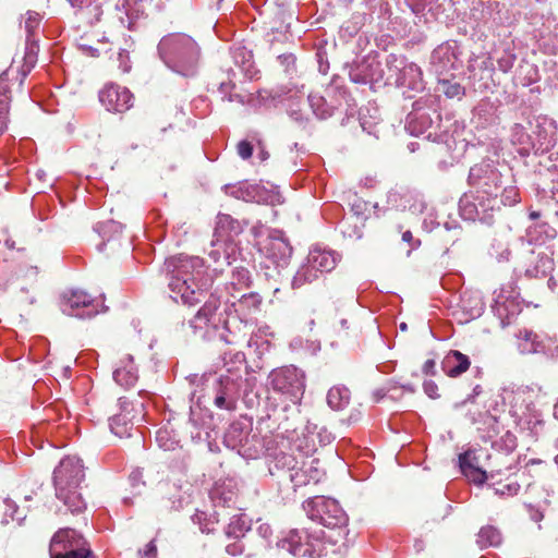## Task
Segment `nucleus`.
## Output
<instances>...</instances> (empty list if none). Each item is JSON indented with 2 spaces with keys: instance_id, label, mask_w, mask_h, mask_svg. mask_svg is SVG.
Wrapping results in <instances>:
<instances>
[{
  "instance_id": "nucleus-14",
  "label": "nucleus",
  "mask_w": 558,
  "mask_h": 558,
  "mask_svg": "<svg viewBox=\"0 0 558 558\" xmlns=\"http://www.w3.org/2000/svg\"><path fill=\"white\" fill-rule=\"evenodd\" d=\"M93 302L92 296L85 291L70 290L61 295L60 307L69 316L90 317L97 313Z\"/></svg>"
},
{
  "instance_id": "nucleus-23",
  "label": "nucleus",
  "mask_w": 558,
  "mask_h": 558,
  "mask_svg": "<svg viewBox=\"0 0 558 558\" xmlns=\"http://www.w3.org/2000/svg\"><path fill=\"white\" fill-rule=\"evenodd\" d=\"M137 378V368L134 365L133 356L126 354L120 359L117 367L114 368L113 379L121 387L129 389L135 385Z\"/></svg>"
},
{
  "instance_id": "nucleus-51",
  "label": "nucleus",
  "mask_w": 558,
  "mask_h": 558,
  "mask_svg": "<svg viewBox=\"0 0 558 558\" xmlns=\"http://www.w3.org/2000/svg\"><path fill=\"white\" fill-rule=\"evenodd\" d=\"M231 53L234 62L243 66L245 71H248L252 61L251 51L246 50L244 47H233Z\"/></svg>"
},
{
  "instance_id": "nucleus-18",
  "label": "nucleus",
  "mask_w": 558,
  "mask_h": 558,
  "mask_svg": "<svg viewBox=\"0 0 558 558\" xmlns=\"http://www.w3.org/2000/svg\"><path fill=\"white\" fill-rule=\"evenodd\" d=\"M238 245L229 239L215 236L211 242V250L208 253L209 258L214 263V271H222L223 266H229L235 260Z\"/></svg>"
},
{
  "instance_id": "nucleus-7",
  "label": "nucleus",
  "mask_w": 558,
  "mask_h": 558,
  "mask_svg": "<svg viewBox=\"0 0 558 558\" xmlns=\"http://www.w3.org/2000/svg\"><path fill=\"white\" fill-rule=\"evenodd\" d=\"M304 509L313 521L326 527H343L348 521L339 502L332 498L315 497L304 504Z\"/></svg>"
},
{
  "instance_id": "nucleus-61",
  "label": "nucleus",
  "mask_w": 558,
  "mask_h": 558,
  "mask_svg": "<svg viewBox=\"0 0 558 558\" xmlns=\"http://www.w3.org/2000/svg\"><path fill=\"white\" fill-rule=\"evenodd\" d=\"M435 371V361L434 360H427L423 365V373L426 375L434 374Z\"/></svg>"
},
{
  "instance_id": "nucleus-53",
  "label": "nucleus",
  "mask_w": 558,
  "mask_h": 558,
  "mask_svg": "<svg viewBox=\"0 0 558 558\" xmlns=\"http://www.w3.org/2000/svg\"><path fill=\"white\" fill-rule=\"evenodd\" d=\"M298 104L294 102V101H291L290 106H289V116L295 121L298 122L299 124H303L305 123L308 118H307V114L305 111H303L302 109L300 108H294Z\"/></svg>"
},
{
  "instance_id": "nucleus-31",
  "label": "nucleus",
  "mask_w": 558,
  "mask_h": 558,
  "mask_svg": "<svg viewBox=\"0 0 558 558\" xmlns=\"http://www.w3.org/2000/svg\"><path fill=\"white\" fill-rule=\"evenodd\" d=\"M307 258L322 275L331 271L338 263V257L333 252L320 247H313Z\"/></svg>"
},
{
  "instance_id": "nucleus-15",
  "label": "nucleus",
  "mask_w": 558,
  "mask_h": 558,
  "mask_svg": "<svg viewBox=\"0 0 558 558\" xmlns=\"http://www.w3.org/2000/svg\"><path fill=\"white\" fill-rule=\"evenodd\" d=\"M244 380L242 376H220L214 403L217 408L232 411L236 407Z\"/></svg>"
},
{
  "instance_id": "nucleus-2",
  "label": "nucleus",
  "mask_w": 558,
  "mask_h": 558,
  "mask_svg": "<svg viewBox=\"0 0 558 558\" xmlns=\"http://www.w3.org/2000/svg\"><path fill=\"white\" fill-rule=\"evenodd\" d=\"M469 183L476 189V195L473 203L468 197L460 201L461 215L465 219L483 218L488 211L499 208L501 174L492 163L482 162L472 167Z\"/></svg>"
},
{
  "instance_id": "nucleus-52",
  "label": "nucleus",
  "mask_w": 558,
  "mask_h": 558,
  "mask_svg": "<svg viewBox=\"0 0 558 558\" xmlns=\"http://www.w3.org/2000/svg\"><path fill=\"white\" fill-rule=\"evenodd\" d=\"M500 197L501 198L498 202L502 203L506 206H513L520 202L519 190L515 186L505 187L504 191L501 192Z\"/></svg>"
},
{
  "instance_id": "nucleus-24",
  "label": "nucleus",
  "mask_w": 558,
  "mask_h": 558,
  "mask_svg": "<svg viewBox=\"0 0 558 558\" xmlns=\"http://www.w3.org/2000/svg\"><path fill=\"white\" fill-rule=\"evenodd\" d=\"M315 463L317 464L318 462L312 460L308 465L302 462V466H298L294 472L289 474V480L293 484L294 489L311 483L317 484L320 482L323 472Z\"/></svg>"
},
{
  "instance_id": "nucleus-45",
  "label": "nucleus",
  "mask_w": 558,
  "mask_h": 558,
  "mask_svg": "<svg viewBox=\"0 0 558 558\" xmlns=\"http://www.w3.org/2000/svg\"><path fill=\"white\" fill-rule=\"evenodd\" d=\"M489 487L494 495L499 497H513L520 490V485L515 481H507L506 483L492 482Z\"/></svg>"
},
{
  "instance_id": "nucleus-32",
  "label": "nucleus",
  "mask_w": 558,
  "mask_h": 558,
  "mask_svg": "<svg viewBox=\"0 0 558 558\" xmlns=\"http://www.w3.org/2000/svg\"><path fill=\"white\" fill-rule=\"evenodd\" d=\"M242 231V223L230 215L219 214L217 216L215 236L234 241L233 238L239 235Z\"/></svg>"
},
{
  "instance_id": "nucleus-38",
  "label": "nucleus",
  "mask_w": 558,
  "mask_h": 558,
  "mask_svg": "<svg viewBox=\"0 0 558 558\" xmlns=\"http://www.w3.org/2000/svg\"><path fill=\"white\" fill-rule=\"evenodd\" d=\"M223 367L226 368L227 374H221L220 376H242L241 372L245 362L244 353L236 352H226L222 357Z\"/></svg>"
},
{
  "instance_id": "nucleus-62",
  "label": "nucleus",
  "mask_w": 558,
  "mask_h": 558,
  "mask_svg": "<svg viewBox=\"0 0 558 558\" xmlns=\"http://www.w3.org/2000/svg\"><path fill=\"white\" fill-rule=\"evenodd\" d=\"M548 286L558 296V277L557 278L551 277L548 280Z\"/></svg>"
},
{
  "instance_id": "nucleus-39",
  "label": "nucleus",
  "mask_w": 558,
  "mask_h": 558,
  "mask_svg": "<svg viewBox=\"0 0 558 558\" xmlns=\"http://www.w3.org/2000/svg\"><path fill=\"white\" fill-rule=\"evenodd\" d=\"M350 390L344 386H335L327 393V403L333 410H342L350 402Z\"/></svg>"
},
{
  "instance_id": "nucleus-8",
  "label": "nucleus",
  "mask_w": 558,
  "mask_h": 558,
  "mask_svg": "<svg viewBox=\"0 0 558 558\" xmlns=\"http://www.w3.org/2000/svg\"><path fill=\"white\" fill-rule=\"evenodd\" d=\"M322 534V531H315L313 534L306 531H291L288 537L278 543V546L299 558H320L324 551Z\"/></svg>"
},
{
  "instance_id": "nucleus-54",
  "label": "nucleus",
  "mask_w": 558,
  "mask_h": 558,
  "mask_svg": "<svg viewBox=\"0 0 558 558\" xmlns=\"http://www.w3.org/2000/svg\"><path fill=\"white\" fill-rule=\"evenodd\" d=\"M236 150L242 159H248L253 154V146L248 141H241L236 145Z\"/></svg>"
},
{
  "instance_id": "nucleus-12",
  "label": "nucleus",
  "mask_w": 558,
  "mask_h": 558,
  "mask_svg": "<svg viewBox=\"0 0 558 558\" xmlns=\"http://www.w3.org/2000/svg\"><path fill=\"white\" fill-rule=\"evenodd\" d=\"M313 113L322 120L330 118L343 104H348L347 92L335 85H329L324 94L311 93L307 97Z\"/></svg>"
},
{
  "instance_id": "nucleus-49",
  "label": "nucleus",
  "mask_w": 558,
  "mask_h": 558,
  "mask_svg": "<svg viewBox=\"0 0 558 558\" xmlns=\"http://www.w3.org/2000/svg\"><path fill=\"white\" fill-rule=\"evenodd\" d=\"M41 16L34 11H28L24 21V28L26 37L36 38V33L39 29Z\"/></svg>"
},
{
  "instance_id": "nucleus-48",
  "label": "nucleus",
  "mask_w": 558,
  "mask_h": 558,
  "mask_svg": "<svg viewBox=\"0 0 558 558\" xmlns=\"http://www.w3.org/2000/svg\"><path fill=\"white\" fill-rule=\"evenodd\" d=\"M231 286L234 290L247 288L251 283L250 271L244 267H236L232 272Z\"/></svg>"
},
{
  "instance_id": "nucleus-1",
  "label": "nucleus",
  "mask_w": 558,
  "mask_h": 558,
  "mask_svg": "<svg viewBox=\"0 0 558 558\" xmlns=\"http://www.w3.org/2000/svg\"><path fill=\"white\" fill-rule=\"evenodd\" d=\"M165 271L171 299L187 306L199 303L211 283L204 260L198 256L180 254L167 258Z\"/></svg>"
},
{
  "instance_id": "nucleus-30",
  "label": "nucleus",
  "mask_w": 558,
  "mask_h": 558,
  "mask_svg": "<svg viewBox=\"0 0 558 558\" xmlns=\"http://www.w3.org/2000/svg\"><path fill=\"white\" fill-rule=\"evenodd\" d=\"M219 308V300L210 296L209 300L198 310L194 318L190 322L192 328L202 329L208 325L216 324V313Z\"/></svg>"
},
{
  "instance_id": "nucleus-25",
  "label": "nucleus",
  "mask_w": 558,
  "mask_h": 558,
  "mask_svg": "<svg viewBox=\"0 0 558 558\" xmlns=\"http://www.w3.org/2000/svg\"><path fill=\"white\" fill-rule=\"evenodd\" d=\"M230 194L245 202L255 203H268L271 202L272 198V196L266 195V191L263 186L247 182H242L236 186L230 187Z\"/></svg>"
},
{
  "instance_id": "nucleus-3",
  "label": "nucleus",
  "mask_w": 558,
  "mask_h": 558,
  "mask_svg": "<svg viewBox=\"0 0 558 558\" xmlns=\"http://www.w3.org/2000/svg\"><path fill=\"white\" fill-rule=\"evenodd\" d=\"M84 477V465L75 456L63 458L53 471L56 497L72 513H80L86 509V502L78 492Z\"/></svg>"
},
{
  "instance_id": "nucleus-36",
  "label": "nucleus",
  "mask_w": 558,
  "mask_h": 558,
  "mask_svg": "<svg viewBox=\"0 0 558 558\" xmlns=\"http://www.w3.org/2000/svg\"><path fill=\"white\" fill-rule=\"evenodd\" d=\"M322 274L306 257L305 262L300 266L294 275L291 286L293 289H300L307 283H312L319 278Z\"/></svg>"
},
{
  "instance_id": "nucleus-29",
  "label": "nucleus",
  "mask_w": 558,
  "mask_h": 558,
  "mask_svg": "<svg viewBox=\"0 0 558 558\" xmlns=\"http://www.w3.org/2000/svg\"><path fill=\"white\" fill-rule=\"evenodd\" d=\"M470 365L469 356L457 350L450 351L442 361V369L449 377L460 376L469 369Z\"/></svg>"
},
{
  "instance_id": "nucleus-13",
  "label": "nucleus",
  "mask_w": 558,
  "mask_h": 558,
  "mask_svg": "<svg viewBox=\"0 0 558 558\" xmlns=\"http://www.w3.org/2000/svg\"><path fill=\"white\" fill-rule=\"evenodd\" d=\"M460 54L454 41H447L435 48L430 57V64L437 76H449L453 71L461 69Z\"/></svg>"
},
{
  "instance_id": "nucleus-46",
  "label": "nucleus",
  "mask_w": 558,
  "mask_h": 558,
  "mask_svg": "<svg viewBox=\"0 0 558 558\" xmlns=\"http://www.w3.org/2000/svg\"><path fill=\"white\" fill-rule=\"evenodd\" d=\"M111 432L120 438L131 435L132 424H130L123 415H114L110 418Z\"/></svg>"
},
{
  "instance_id": "nucleus-20",
  "label": "nucleus",
  "mask_w": 558,
  "mask_h": 558,
  "mask_svg": "<svg viewBox=\"0 0 558 558\" xmlns=\"http://www.w3.org/2000/svg\"><path fill=\"white\" fill-rule=\"evenodd\" d=\"M238 497V483L234 478L218 480L211 490L210 499L216 507H231Z\"/></svg>"
},
{
  "instance_id": "nucleus-5",
  "label": "nucleus",
  "mask_w": 558,
  "mask_h": 558,
  "mask_svg": "<svg viewBox=\"0 0 558 558\" xmlns=\"http://www.w3.org/2000/svg\"><path fill=\"white\" fill-rule=\"evenodd\" d=\"M543 389L538 384L520 386L510 393L506 392L505 400H509L511 413L517 418L522 429H527L532 435H538L543 428L542 413L535 409L533 400L536 399Z\"/></svg>"
},
{
  "instance_id": "nucleus-26",
  "label": "nucleus",
  "mask_w": 558,
  "mask_h": 558,
  "mask_svg": "<svg viewBox=\"0 0 558 558\" xmlns=\"http://www.w3.org/2000/svg\"><path fill=\"white\" fill-rule=\"evenodd\" d=\"M517 348L521 354L546 353V343L532 330L523 329L517 335Z\"/></svg>"
},
{
  "instance_id": "nucleus-56",
  "label": "nucleus",
  "mask_w": 558,
  "mask_h": 558,
  "mask_svg": "<svg viewBox=\"0 0 558 558\" xmlns=\"http://www.w3.org/2000/svg\"><path fill=\"white\" fill-rule=\"evenodd\" d=\"M402 241L410 246L408 255L421 245V241L415 239L410 230L402 233Z\"/></svg>"
},
{
  "instance_id": "nucleus-4",
  "label": "nucleus",
  "mask_w": 558,
  "mask_h": 558,
  "mask_svg": "<svg viewBox=\"0 0 558 558\" xmlns=\"http://www.w3.org/2000/svg\"><path fill=\"white\" fill-rule=\"evenodd\" d=\"M158 52L165 64L182 76H193L198 66L199 48L196 41L185 34L163 36Z\"/></svg>"
},
{
  "instance_id": "nucleus-43",
  "label": "nucleus",
  "mask_w": 558,
  "mask_h": 558,
  "mask_svg": "<svg viewBox=\"0 0 558 558\" xmlns=\"http://www.w3.org/2000/svg\"><path fill=\"white\" fill-rule=\"evenodd\" d=\"M460 302L462 310L473 317L478 316L483 311V303L477 294L463 292Z\"/></svg>"
},
{
  "instance_id": "nucleus-11",
  "label": "nucleus",
  "mask_w": 558,
  "mask_h": 558,
  "mask_svg": "<svg viewBox=\"0 0 558 558\" xmlns=\"http://www.w3.org/2000/svg\"><path fill=\"white\" fill-rule=\"evenodd\" d=\"M387 68L388 81H393L396 85L412 90L423 89V73L421 68L414 62L408 61L402 56L389 54Z\"/></svg>"
},
{
  "instance_id": "nucleus-21",
  "label": "nucleus",
  "mask_w": 558,
  "mask_h": 558,
  "mask_svg": "<svg viewBox=\"0 0 558 558\" xmlns=\"http://www.w3.org/2000/svg\"><path fill=\"white\" fill-rule=\"evenodd\" d=\"M263 251L278 266L286 265L292 255V247L288 240L277 233L266 240Z\"/></svg>"
},
{
  "instance_id": "nucleus-41",
  "label": "nucleus",
  "mask_w": 558,
  "mask_h": 558,
  "mask_svg": "<svg viewBox=\"0 0 558 558\" xmlns=\"http://www.w3.org/2000/svg\"><path fill=\"white\" fill-rule=\"evenodd\" d=\"M299 466L296 458L290 453L280 452L275 458L269 466V472L275 475L279 471H288L289 474L294 472Z\"/></svg>"
},
{
  "instance_id": "nucleus-17",
  "label": "nucleus",
  "mask_w": 558,
  "mask_h": 558,
  "mask_svg": "<svg viewBox=\"0 0 558 558\" xmlns=\"http://www.w3.org/2000/svg\"><path fill=\"white\" fill-rule=\"evenodd\" d=\"M494 295L493 312L499 318L501 327H506L521 313L520 302L505 289L496 290Z\"/></svg>"
},
{
  "instance_id": "nucleus-22",
  "label": "nucleus",
  "mask_w": 558,
  "mask_h": 558,
  "mask_svg": "<svg viewBox=\"0 0 558 558\" xmlns=\"http://www.w3.org/2000/svg\"><path fill=\"white\" fill-rule=\"evenodd\" d=\"M553 259L545 252L531 251L524 268V274L529 278L545 277L553 270Z\"/></svg>"
},
{
  "instance_id": "nucleus-28",
  "label": "nucleus",
  "mask_w": 558,
  "mask_h": 558,
  "mask_svg": "<svg viewBox=\"0 0 558 558\" xmlns=\"http://www.w3.org/2000/svg\"><path fill=\"white\" fill-rule=\"evenodd\" d=\"M14 70L10 66L0 75V135L7 128L9 106L11 101V87L9 81L13 76Z\"/></svg>"
},
{
  "instance_id": "nucleus-10",
  "label": "nucleus",
  "mask_w": 558,
  "mask_h": 558,
  "mask_svg": "<svg viewBox=\"0 0 558 558\" xmlns=\"http://www.w3.org/2000/svg\"><path fill=\"white\" fill-rule=\"evenodd\" d=\"M269 383L274 390L286 395L292 403H298L303 397L305 377L295 366H283L269 374Z\"/></svg>"
},
{
  "instance_id": "nucleus-58",
  "label": "nucleus",
  "mask_w": 558,
  "mask_h": 558,
  "mask_svg": "<svg viewBox=\"0 0 558 558\" xmlns=\"http://www.w3.org/2000/svg\"><path fill=\"white\" fill-rule=\"evenodd\" d=\"M425 393L433 399L438 398V386L433 380H425L423 384Z\"/></svg>"
},
{
  "instance_id": "nucleus-47",
  "label": "nucleus",
  "mask_w": 558,
  "mask_h": 558,
  "mask_svg": "<svg viewBox=\"0 0 558 558\" xmlns=\"http://www.w3.org/2000/svg\"><path fill=\"white\" fill-rule=\"evenodd\" d=\"M353 326L347 317L337 316L332 323L331 330L339 339H347L353 331Z\"/></svg>"
},
{
  "instance_id": "nucleus-6",
  "label": "nucleus",
  "mask_w": 558,
  "mask_h": 558,
  "mask_svg": "<svg viewBox=\"0 0 558 558\" xmlns=\"http://www.w3.org/2000/svg\"><path fill=\"white\" fill-rule=\"evenodd\" d=\"M223 441L228 448L236 450L245 459H257L265 449L263 438L258 433L253 432V422L246 416L230 424Z\"/></svg>"
},
{
  "instance_id": "nucleus-37",
  "label": "nucleus",
  "mask_w": 558,
  "mask_h": 558,
  "mask_svg": "<svg viewBox=\"0 0 558 558\" xmlns=\"http://www.w3.org/2000/svg\"><path fill=\"white\" fill-rule=\"evenodd\" d=\"M251 529V520L244 513L234 514L231 517L227 525L226 534L228 537L239 539L245 535Z\"/></svg>"
},
{
  "instance_id": "nucleus-63",
  "label": "nucleus",
  "mask_w": 558,
  "mask_h": 558,
  "mask_svg": "<svg viewBox=\"0 0 558 558\" xmlns=\"http://www.w3.org/2000/svg\"><path fill=\"white\" fill-rule=\"evenodd\" d=\"M234 85L231 82H221L219 85V90H232Z\"/></svg>"
},
{
  "instance_id": "nucleus-60",
  "label": "nucleus",
  "mask_w": 558,
  "mask_h": 558,
  "mask_svg": "<svg viewBox=\"0 0 558 558\" xmlns=\"http://www.w3.org/2000/svg\"><path fill=\"white\" fill-rule=\"evenodd\" d=\"M144 556L146 558H156L157 557V547L153 541L146 545L145 550H144Z\"/></svg>"
},
{
  "instance_id": "nucleus-33",
  "label": "nucleus",
  "mask_w": 558,
  "mask_h": 558,
  "mask_svg": "<svg viewBox=\"0 0 558 558\" xmlns=\"http://www.w3.org/2000/svg\"><path fill=\"white\" fill-rule=\"evenodd\" d=\"M39 50L38 41L36 38L26 37V47L24 53V63L21 71L16 72L14 78L19 81V85H22L25 77L32 71L37 62V53Z\"/></svg>"
},
{
  "instance_id": "nucleus-34",
  "label": "nucleus",
  "mask_w": 558,
  "mask_h": 558,
  "mask_svg": "<svg viewBox=\"0 0 558 558\" xmlns=\"http://www.w3.org/2000/svg\"><path fill=\"white\" fill-rule=\"evenodd\" d=\"M432 124L433 121L427 113L415 109L408 116L405 128L412 135L420 136L428 132Z\"/></svg>"
},
{
  "instance_id": "nucleus-44",
  "label": "nucleus",
  "mask_w": 558,
  "mask_h": 558,
  "mask_svg": "<svg viewBox=\"0 0 558 558\" xmlns=\"http://www.w3.org/2000/svg\"><path fill=\"white\" fill-rule=\"evenodd\" d=\"M360 217H347L339 222L341 233L350 239H360L362 236V228L357 223Z\"/></svg>"
},
{
  "instance_id": "nucleus-27",
  "label": "nucleus",
  "mask_w": 558,
  "mask_h": 558,
  "mask_svg": "<svg viewBox=\"0 0 558 558\" xmlns=\"http://www.w3.org/2000/svg\"><path fill=\"white\" fill-rule=\"evenodd\" d=\"M231 305L241 320H247L252 315L259 312L262 296L256 292L246 293L232 302Z\"/></svg>"
},
{
  "instance_id": "nucleus-57",
  "label": "nucleus",
  "mask_w": 558,
  "mask_h": 558,
  "mask_svg": "<svg viewBox=\"0 0 558 558\" xmlns=\"http://www.w3.org/2000/svg\"><path fill=\"white\" fill-rule=\"evenodd\" d=\"M526 509H527V512L530 514V518L532 521L534 522H541L544 518V511L538 508V507H535L531 504H527L526 505Z\"/></svg>"
},
{
  "instance_id": "nucleus-50",
  "label": "nucleus",
  "mask_w": 558,
  "mask_h": 558,
  "mask_svg": "<svg viewBox=\"0 0 558 558\" xmlns=\"http://www.w3.org/2000/svg\"><path fill=\"white\" fill-rule=\"evenodd\" d=\"M156 441L163 450H173L178 446V441L171 436L167 428H160L157 430Z\"/></svg>"
},
{
  "instance_id": "nucleus-19",
  "label": "nucleus",
  "mask_w": 558,
  "mask_h": 558,
  "mask_svg": "<svg viewBox=\"0 0 558 558\" xmlns=\"http://www.w3.org/2000/svg\"><path fill=\"white\" fill-rule=\"evenodd\" d=\"M459 465L462 474L476 485L484 484L487 480H494V474L488 475L478 466V459L475 450H466L459 454Z\"/></svg>"
},
{
  "instance_id": "nucleus-35",
  "label": "nucleus",
  "mask_w": 558,
  "mask_h": 558,
  "mask_svg": "<svg viewBox=\"0 0 558 558\" xmlns=\"http://www.w3.org/2000/svg\"><path fill=\"white\" fill-rule=\"evenodd\" d=\"M556 229L547 222H534L526 230L529 243L543 244L556 236Z\"/></svg>"
},
{
  "instance_id": "nucleus-64",
  "label": "nucleus",
  "mask_w": 558,
  "mask_h": 558,
  "mask_svg": "<svg viewBox=\"0 0 558 558\" xmlns=\"http://www.w3.org/2000/svg\"><path fill=\"white\" fill-rule=\"evenodd\" d=\"M259 533L263 535V536H267L268 533H270V527L269 525H260L259 526Z\"/></svg>"
},
{
  "instance_id": "nucleus-55",
  "label": "nucleus",
  "mask_w": 558,
  "mask_h": 558,
  "mask_svg": "<svg viewBox=\"0 0 558 558\" xmlns=\"http://www.w3.org/2000/svg\"><path fill=\"white\" fill-rule=\"evenodd\" d=\"M514 60L515 58L513 54H506L505 57H501L497 60L499 70L505 73L509 72L513 66Z\"/></svg>"
},
{
  "instance_id": "nucleus-40",
  "label": "nucleus",
  "mask_w": 558,
  "mask_h": 558,
  "mask_svg": "<svg viewBox=\"0 0 558 558\" xmlns=\"http://www.w3.org/2000/svg\"><path fill=\"white\" fill-rule=\"evenodd\" d=\"M502 542V535L500 531L492 525L483 526L476 538V543L480 548L484 549L487 547H497Z\"/></svg>"
},
{
  "instance_id": "nucleus-16",
  "label": "nucleus",
  "mask_w": 558,
  "mask_h": 558,
  "mask_svg": "<svg viewBox=\"0 0 558 558\" xmlns=\"http://www.w3.org/2000/svg\"><path fill=\"white\" fill-rule=\"evenodd\" d=\"M98 97L101 105L111 112H124L133 105L131 92L114 83L106 84L100 89Z\"/></svg>"
},
{
  "instance_id": "nucleus-42",
  "label": "nucleus",
  "mask_w": 558,
  "mask_h": 558,
  "mask_svg": "<svg viewBox=\"0 0 558 558\" xmlns=\"http://www.w3.org/2000/svg\"><path fill=\"white\" fill-rule=\"evenodd\" d=\"M438 85L439 90L448 98L461 99L465 94V89L460 83L452 82L447 76H438Z\"/></svg>"
},
{
  "instance_id": "nucleus-9",
  "label": "nucleus",
  "mask_w": 558,
  "mask_h": 558,
  "mask_svg": "<svg viewBox=\"0 0 558 558\" xmlns=\"http://www.w3.org/2000/svg\"><path fill=\"white\" fill-rule=\"evenodd\" d=\"M82 535L73 529L58 531L50 543L51 558H95Z\"/></svg>"
},
{
  "instance_id": "nucleus-59",
  "label": "nucleus",
  "mask_w": 558,
  "mask_h": 558,
  "mask_svg": "<svg viewBox=\"0 0 558 558\" xmlns=\"http://www.w3.org/2000/svg\"><path fill=\"white\" fill-rule=\"evenodd\" d=\"M226 550H227V553H228L229 555H231V556H236V555L242 554V551H243V546H242L241 544H239V543H236V542H235V543H232V544L227 545Z\"/></svg>"
}]
</instances>
